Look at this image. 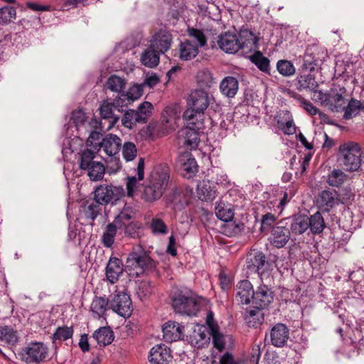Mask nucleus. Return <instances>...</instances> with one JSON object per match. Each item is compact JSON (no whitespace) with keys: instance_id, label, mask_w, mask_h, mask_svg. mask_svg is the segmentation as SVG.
I'll return each mask as SVG.
<instances>
[{"instance_id":"1","label":"nucleus","mask_w":364,"mask_h":364,"mask_svg":"<svg viewBox=\"0 0 364 364\" xmlns=\"http://www.w3.org/2000/svg\"><path fill=\"white\" fill-rule=\"evenodd\" d=\"M211 99L210 92L204 89L192 90L187 98V109L183 112V119L189 124H198V128H203L204 113Z\"/></svg>"},{"instance_id":"2","label":"nucleus","mask_w":364,"mask_h":364,"mask_svg":"<svg viewBox=\"0 0 364 364\" xmlns=\"http://www.w3.org/2000/svg\"><path fill=\"white\" fill-rule=\"evenodd\" d=\"M125 265L128 270L134 271V274L139 277L154 270L156 262L141 246H138L128 255Z\"/></svg>"},{"instance_id":"3","label":"nucleus","mask_w":364,"mask_h":364,"mask_svg":"<svg viewBox=\"0 0 364 364\" xmlns=\"http://www.w3.org/2000/svg\"><path fill=\"white\" fill-rule=\"evenodd\" d=\"M99 151L87 147L81 149L79 153V168L81 170L87 171V175L92 181L102 179L105 174V168L104 165L95 159Z\"/></svg>"},{"instance_id":"4","label":"nucleus","mask_w":364,"mask_h":364,"mask_svg":"<svg viewBox=\"0 0 364 364\" xmlns=\"http://www.w3.org/2000/svg\"><path fill=\"white\" fill-rule=\"evenodd\" d=\"M171 301L174 311L180 314L195 316L200 309V304L193 292L187 289L175 291Z\"/></svg>"},{"instance_id":"5","label":"nucleus","mask_w":364,"mask_h":364,"mask_svg":"<svg viewBox=\"0 0 364 364\" xmlns=\"http://www.w3.org/2000/svg\"><path fill=\"white\" fill-rule=\"evenodd\" d=\"M360 156V148L355 142H346L339 146L338 160L348 171H355L359 168Z\"/></svg>"},{"instance_id":"6","label":"nucleus","mask_w":364,"mask_h":364,"mask_svg":"<svg viewBox=\"0 0 364 364\" xmlns=\"http://www.w3.org/2000/svg\"><path fill=\"white\" fill-rule=\"evenodd\" d=\"M168 173L164 170L156 171L153 176L150 184L145 186L141 198L146 202L152 203L159 199L168 184Z\"/></svg>"},{"instance_id":"7","label":"nucleus","mask_w":364,"mask_h":364,"mask_svg":"<svg viewBox=\"0 0 364 364\" xmlns=\"http://www.w3.org/2000/svg\"><path fill=\"white\" fill-rule=\"evenodd\" d=\"M153 105L148 101L141 103L137 109L127 110L122 119L124 127L132 129L137 123L145 124L152 114Z\"/></svg>"},{"instance_id":"8","label":"nucleus","mask_w":364,"mask_h":364,"mask_svg":"<svg viewBox=\"0 0 364 364\" xmlns=\"http://www.w3.org/2000/svg\"><path fill=\"white\" fill-rule=\"evenodd\" d=\"M327 56V50L323 47L316 44L309 46L303 56L301 70L310 73L315 70L316 68L324 62Z\"/></svg>"},{"instance_id":"9","label":"nucleus","mask_w":364,"mask_h":364,"mask_svg":"<svg viewBox=\"0 0 364 364\" xmlns=\"http://www.w3.org/2000/svg\"><path fill=\"white\" fill-rule=\"evenodd\" d=\"M48 354V348L43 342H31L18 353L21 360L26 364H39Z\"/></svg>"},{"instance_id":"10","label":"nucleus","mask_w":364,"mask_h":364,"mask_svg":"<svg viewBox=\"0 0 364 364\" xmlns=\"http://www.w3.org/2000/svg\"><path fill=\"white\" fill-rule=\"evenodd\" d=\"M124 191L122 187L100 185L95 190L94 198L101 205L113 203L124 196Z\"/></svg>"},{"instance_id":"11","label":"nucleus","mask_w":364,"mask_h":364,"mask_svg":"<svg viewBox=\"0 0 364 364\" xmlns=\"http://www.w3.org/2000/svg\"><path fill=\"white\" fill-rule=\"evenodd\" d=\"M109 307L113 311L124 318L130 316L133 311L129 295L123 291L114 295L109 301Z\"/></svg>"},{"instance_id":"12","label":"nucleus","mask_w":364,"mask_h":364,"mask_svg":"<svg viewBox=\"0 0 364 364\" xmlns=\"http://www.w3.org/2000/svg\"><path fill=\"white\" fill-rule=\"evenodd\" d=\"M121 146V139L115 134H109L102 139L100 145L95 146V149L100 151L102 148L108 156L119 161V152Z\"/></svg>"},{"instance_id":"13","label":"nucleus","mask_w":364,"mask_h":364,"mask_svg":"<svg viewBox=\"0 0 364 364\" xmlns=\"http://www.w3.org/2000/svg\"><path fill=\"white\" fill-rule=\"evenodd\" d=\"M269 335L272 346L282 348L287 345L289 338V329L285 324L277 323L272 327Z\"/></svg>"},{"instance_id":"14","label":"nucleus","mask_w":364,"mask_h":364,"mask_svg":"<svg viewBox=\"0 0 364 364\" xmlns=\"http://www.w3.org/2000/svg\"><path fill=\"white\" fill-rule=\"evenodd\" d=\"M343 203L338 196V193L334 190H324L318 193L316 198V204L323 212L328 213L330 209L333 208L339 203Z\"/></svg>"},{"instance_id":"15","label":"nucleus","mask_w":364,"mask_h":364,"mask_svg":"<svg viewBox=\"0 0 364 364\" xmlns=\"http://www.w3.org/2000/svg\"><path fill=\"white\" fill-rule=\"evenodd\" d=\"M172 44V35L166 30H159L150 41V46L159 54L165 53Z\"/></svg>"},{"instance_id":"16","label":"nucleus","mask_w":364,"mask_h":364,"mask_svg":"<svg viewBox=\"0 0 364 364\" xmlns=\"http://www.w3.org/2000/svg\"><path fill=\"white\" fill-rule=\"evenodd\" d=\"M346 90L344 87H333L328 91L327 107L332 112H343L346 101L343 95Z\"/></svg>"},{"instance_id":"17","label":"nucleus","mask_w":364,"mask_h":364,"mask_svg":"<svg viewBox=\"0 0 364 364\" xmlns=\"http://www.w3.org/2000/svg\"><path fill=\"white\" fill-rule=\"evenodd\" d=\"M274 299V292L266 285H260L254 292L252 304L258 309H264L267 307Z\"/></svg>"},{"instance_id":"18","label":"nucleus","mask_w":364,"mask_h":364,"mask_svg":"<svg viewBox=\"0 0 364 364\" xmlns=\"http://www.w3.org/2000/svg\"><path fill=\"white\" fill-rule=\"evenodd\" d=\"M219 48L227 53H235L240 50L237 35L231 32H225L218 37Z\"/></svg>"},{"instance_id":"19","label":"nucleus","mask_w":364,"mask_h":364,"mask_svg":"<svg viewBox=\"0 0 364 364\" xmlns=\"http://www.w3.org/2000/svg\"><path fill=\"white\" fill-rule=\"evenodd\" d=\"M290 230L282 225L274 226L269 237V242L277 248L284 247L290 239Z\"/></svg>"},{"instance_id":"20","label":"nucleus","mask_w":364,"mask_h":364,"mask_svg":"<svg viewBox=\"0 0 364 364\" xmlns=\"http://www.w3.org/2000/svg\"><path fill=\"white\" fill-rule=\"evenodd\" d=\"M171 358V350L164 344L154 346L149 355L151 364H168Z\"/></svg>"},{"instance_id":"21","label":"nucleus","mask_w":364,"mask_h":364,"mask_svg":"<svg viewBox=\"0 0 364 364\" xmlns=\"http://www.w3.org/2000/svg\"><path fill=\"white\" fill-rule=\"evenodd\" d=\"M181 131V134L184 139V145L190 150L196 149L199 144L200 139L198 131L202 128H198V124H189Z\"/></svg>"},{"instance_id":"22","label":"nucleus","mask_w":364,"mask_h":364,"mask_svg":"<svg viewBox=\"0 0 364 364\" xmlns=\"http://www.w3.org/2000/svg\"><path fill=\"white\" fill-rule=\"evenodd\" d=\"M184 327L175 321L166 322L162 328L163 337L167 342H173L183 338Z\"/></svg>"},{"instance_id":"23","label":"nucleus","mask_w":364,"mask_h":364,"mask_svg":"<svg viewBox=\"0 0 364 364\" xmlns=\"http://www.w3.org/2000/svg\"><path fill=\"white\" fill-rule=\"evenodd\" d=\"M99 111L102 119L108 122L107 129L113 127L119 119L120 113L117 112V109H115V106L112 102L104 101L101 104Z\"/></svg>"},{"instance_id":"24","label":"nucleus","mask_w":364,"mask_h":364,"mask_svg":"<svg viewBox=\"0 0 364 364\" xmlns=\"http://www.w3.org/2000/svg\"><path fill=\"white\" fill-rule=\"evenodd\" d=\"M236 299L242 304H248L252 300L255 291L251 282L242 280L236 286Z\"/></svg>"},{"instance_id":"25","label":"nucleus","mask_w":364,"mask_h":364,"mask_svg":"<svg viewBox=\"0 0 364 364\" xmlns=\"http://www.w3.org/2000/svg\"><path fill=\"white\" fill-rule=\"evenodd\" d=\"M124 272L123 264L121 259L117 257H110L106 267V277L107 280L114 284Z\"/></svg>"},{"instance_id":"26","label":"nucleus","mask_w":364,"mask_h":364,"mask_svg":"<svg viewBox=\"0 0 364 364\" xmlns=\"http://www.w3.org/2000/svg\"><path fill=\"white\" fill-rule=\"evenodd\" d=\"M240 49L247 48L249 50L257 48L258 38L249 29L242 28L238 35Z\"/></svg>"},{"instance_id":"27","label":"nucleus","mask_w":364,"mask_h":364,"mask_svg":"<svg viewBox=\"0 0 364 364\" xmlns=\"http://www.w3.org/2000/svg\"><path fill=\"white\" fill-rule=\"evenodd\" d=\"M177 164L181 171L188 174H194L198 171V165L195 158L189 152H185L179 155Z\"/></svg>"},{"instance_id":"28","label":"nucleus","mask_w":364,"mask_h":364,"mask_svg":"<svg viewBox=\"0 0 364 364\" xmlns=\"http://www.w3.org/2000/svg\"><path fill=\"white\" fill-rule=\"evenodd\" d=\"M262 310L256 306L246 310L244 318L249 327L257 328L262 325L264 321V314Z\"/></svg>"},{"instance_id":"29","label":"nucleus","mask_w":364,"mask_h":364,"mask_svg":"<svg viewBox=\"0 0 364 364\" xmlns=\"http://www.w3.org/2000/svg\"><path fill=\"white\" fill-rule=\"evenodd\" d=\"M102 210L101 205L95 199L87 200L81 206V213L84 217L94 221Z\"/></svg>"},{"instance_id":"30","label":"nucleus","mask_w":364,"mask_h":364,"mask_svg":"<svg viewBox=\"0 0 364 364\" xmlns=\"http://www.w3.org/2000/svg\"><path fill=\"white\" fill-rule=\"evenodd\" d=\"M267 264L266 257L262 252H257L251 255L247 259V268L251 271L261 274V271L264 269Z\"/></svg>"},{"instance_id":"31","label":"nucleus","mask_w":364,"mask_h":364,"mask_svg":"<svg viewBox=\"0 0 364 364\" xmlns=\"http://www.w3.org/2000/svg\"><path fill=\"white\" fill-rule=\"evenodd\" d=\"M198 46L192 41L186 39L179 45V58L183 61L191 60L198 54Z\"/></svg>"},{"instance_id":"32","label":"nucleus","mask_w":364,"mask_h":364,"mask_svg":"<svg viewBox=\"0 0 364 364\" xmlns=\"http://www.w3.org/2000/svg\"><path fill=\"white\" fill-rule=\"evenodd\" d=\"M215 186L210 181H200L197 186L196 193L201 200H211L215 197Z\"/></svg>"},{"instance_id":"33","label":"nucleus","mask_w":364,"mask_h":364,"mask_svg":"<svg viewBox=\"0 0 364 364\" xmlns=\"http://www.w3.org/2000/svg\"><path fill=\"white\" fill-rule=\"evenodd\" d=\"M300 75H299L296 79L297 82V90L299 91H302L304 90H314L318 86V82L316 81L314 75L311 73H305V72H302Z\"/></svg>"},{"instance_id":"34","label":"nucleus","mask_w":364,"mask_h":364,"mask_svg":"<svg viewBox=\"0 0 364 364\" xmlns=\"http://www.w3.org/2000/svg\"><path fill=\"white\" fill-rule=\"evenodd\" d=\"M220 92L228 97H233L238 90V81L232 76L225 77L220 84Z\"/></svg>"},{"instance_id":"35","label":"nucleus","mask_w":364,"mask_h":364,"mask_svg":"<svg viewBox=\"0 0 364 364\" xmlns=\"http://www.w3.org/2000/svg\"><path fill=\"white\" fill-rule=\"evenodd\" d=\"M309 229L308 217L303 215H295L292 217L290 232L294 235H301Z\"/></svg>"},{"instance_id":"36","label":"nucleus","mask_w":364,"mask_h":364,"mask_svg":"<svg viewBox=\"0 0 364 364\" xmlns=\"http://www.w3.org/2000/svg\"><path fill=\"white\" fill-rule=\"evenodd\" d=\"M93 338L101 346L109 345L114 341V333L110 327H101L93 333Z\"/></svg>"},{"instance_id":"37","label":"nucleus","mask_w":364,"mask_h":364,"mask_svg":"<svg viewBox=\"0 0 364 364\" xmlns=\"http://www.w3.org/2000/svg\"><path fill=\"white\" fill-rule=\"evenodd\" d=\"M308 225L311 232L314 235L321 233L326 225L322 213L319 211L308 218Z\"/></svg>"},{"instance_id":"38","label":"nucleus","mask_w":364,"mask_h":364,"mask_svg":"<svg viewBox=\"0 0 364 364\" xmlns=\"http://www.w3.org/2000/svg\"><path fill=\"white\" fill-rule=\"evenodd\" d=\"M141 63L148 68H154L159 65V53L149 46L141 55L140 58Z\"/></svg>"},{"instance_id":"39","label":"nucleus","mask_w":364,"mask_h":364,"mask_svg":"<svg viewBox=\"0 0 364 364\" xmlns=\"http://www.w3.org/2000/svg\"><path fill=\"white\" fill-rule=\"evenodd\" d=\"M109 305V300L102 296H96L92 301L90 309L91 311L96 318H100L102 316H103L107 309V306Z\"/></svg>"},{"instance_id":"40","label":"nucleus","mask_w":364,"mask_h":364,"mask_svg":"<svg viewBox=\"0 0 364 364\" xmlns=\"http://www.w3.org/2000/svg\"><path fill=\"white\" fill-rule=\"evenodd\" d=\"M215 213L218 219L225 222H232L235 215L232 205L223 202L217 203Z\"/></svg>"},{"instance_id":"41","label":"nucleus","mask_w":364,"mask_h":364,"mask_svg":"<svg viewBox=\"0 0 364 364\" xmlns=\"http://www.w3.org/2000/svg\"><path fill=\"white\" fill-rule=\"evenodd\" d=\"M360 110L364 112V102L361 103L360 101L355 98H351L347 106L344 105L343 110L344 111L343 118L350 119L357 116Z\"/></svg>"},{"instance_id":"42","label":"nucleus","mask_w":364,"mask_h":364,"mask_svg":"<svg viewBox=\"0 0 364 364\" xmlns=\"http://www.w3.org/2000/svg\"><path fill=\"white\" fill-rule=\"evenodd\" d=\"M134 211L130 206L125 205L121 212L114 218V224L118 227L119 229H122L127 223H131V220L134 216Z\"/></svg>"},{"instance_id":"43","label":"nucleus","mask_w":364,"mask_h":364,"mask_svg":"<svg viewBox=\"0 0 364 364\" xmlns=\"http://www.w3.org/2000/svg\"><path fill=\"white\" fill-rule=\"evenodd\" d=\"M210 333L213 337V343L214 347L217 348L220 352L225 349L227 341L232 342V338L231 336L222 334L219 331L218 328H213Z\"/></svg>"},{"instance_id":"44","label":"nucleus","mask_w":364,"mask_h":364,"mask_svg":"<svg viewBox=\"0 0 364 364\" xmlns=\"http://www.w3.org/2000/svg\"><path fill=\"white\" fill-rule=\"evenodd\" d=\"M126 81L124 78L116 75H112L107 80L105 87L114 92L120 93L124 92Z\"/></svg>"},{"instance_id":"45","label":"nucleus","mask_w":364,"mask_h":364,"mask_svg":"<svg viewBox=\"0 0 364 364\" xmlns=\"http://www.w3.org/2000/svg\"><path fill=\"white\" fill-rule=\"evenodd\" d=\"M74 333L73 328L72 326H60L58 327L53 334L52 341L53 343L55 346V348H57L56 341H66L73 337Z\"/></svg>"},{"instance_id":"46","label":"nucleus","mask_w":364,"mask_h":364,"mask_svg":"<svg viewBox=\"0 0 364 364\" xmlns=\"http://www.w3.org/2000/svg\"><path fill=\"white\" fill-rule=\"evenodd\" d=\"M118 227L113 223H109L102 236V242L106 247H111L114 242Z\"/></svg>"},{"instance_id":"47","label":"nucleus","mask_w":364,"mask_h":364,"mask_svg":"<svg viewBox=\"0 0 364 364\" xmlns=\"http://www.w3.org/2000/svg\"><path fill=\"white\" fill-rule=\"evenodd\" d=\"M250 60L254 63L261 71L265 73H269V60L263 55L260 51H256L252 56Z\"/></svg>"},{"instance_id":"48","label":"nucleus","mask_w":364,"mask_h":364,"mask_svg":"<svg viewBox=\"0 0 364 364\" xmlns=\"http://www.w3.org/2000/svg\"><path fill=\"white\" fill-rule=\"evenodd\" d=\"M187 34L192 38V42H197L196 46H197L198 48L205 47L207 45V38L203 31L193 27H188Z\"/></svg>"},{"instance_id":"49","label":"nucleus","mask_w":364,"mask_h":364,"mask_svg":"<svg viewBox=\"0 0 364 364\" xmlns=\"http://www.w3.org/2000/svg\"><path fill=\"white\" fill-rule=\"evenodd\" d=\"M0 338L8 343H15L18 341L16 332L9 326H0Z\"/></svg>"},{"instance_id":"50","label":"nucleus","mask_w":364,"mask_h":364,"mask_svg":"<svg viewBox=\"0 0 364 364\" xmlns=\"http://www.w3.org/2000/svg\"><path fill=\"white\" fill-rule=\"evenodd\" d=\"M278 72L284 77H289L294 75L296 69L293 63L287 60H279L277 63Z\"/></svg>"},{"instance_id":"51","label":"nucleus","mask_w":364,"mask_h":364,"mask_svg":"<svg viewBox=\"0 0 364 364\" xmlns=\"http://www.w3.org/2000/svg\"><path fill=\"white\" fill-rule=\"evenodd\" d=\"M16 9L11 6L0 9V24H6L16 19Z\"/></svg>"},{"instance_id":"52","label":"nucleus","mask_w":364,"mask_h":364,"mask_svg":"<svg viewBox=\"0 0 364 364\" xmlns=\"http://www.w3.org/2000/svg\"><path fill=\"white\" fill-rule=\"evenodd\" d=\"M347 179V175L342 171L334 169L328 177V183L332 186H339Z\"/></svg>"},{"instance_id":"53","label":"nucleus","mask_w":364,"mask_h":364,"mask_svg":"<svg viewBox=\"0 0 364 364\" xmlns=\"http://www.w3.org/2000/svg\"><path fill=\"white\" fill-rule=\"evenodd\" d=\"M112 102L115 106V109H117V112L122 113L124 111V108L127 107L132 102L125 92H122L118 93L116 98Z\"/></svg>"},{"instance_id":"54","label":"nucleus","mask_w":364,"mask_h":364,"mask_svg":"<svg viewBox=\"0 0 364 364\" xmlns=\"http://www.w3.org/2000/svg\"><path fill=\"white\" fill-rule=\"evenodd\" d=\"M154 290V287L149 281H141L139 283L136 289V294L141 300L149 296Z\"/></svg>"},{"instance_id":"55","label":"nucleus","mask_w":364,"mask_h":364,"mask_svg":"<svg viewBox=\"0 0 364 364\" xmlns=\"http://www.w3.org/2000/svg\"><path fill=\"white\" fill-rule=\"evenodd\" d=\"M137 154L136 145L130 141L125 142L122 146V155L127 161H132Z\"/></svg>"},{"instance_id":"56","label":"nucleus","mask_w":364,"mask_h":364,"mask_svg":"<svg viewBox=\"0 0 364 364\" xmlns=\"http://www.w3.org/2000/svg\"><path fill=\"white\" fill-rule=\"evenodd\" d=\"M150 228L154 234L166 235L168 232L166 225L160 218H153L151 222Z\"/></svg>"},{"instance_id":"57","label":"nucleus","mask_w":364,"mask_h":364,"mask_svg":"<svg viewBox=\"0 0 364 364\" xmlns=\"http://www.w3.org/2000/svg\"><path fill=\"white\" fill-rule=\"evenodd\" d=\"M197 81L201 85L210 87L213 83V77L211 73L208 70H200L197 74Z\"/></svg>"},{"instance_id":"58","label":"nucleus","mask_w":364,"mask_h":364,"mask_svg":"<svg viewBox=\"0 0 364 364\" xmlns=\"http://www.w3.org/2000/svg\"><path fill=\"white\" fill-rule=\"evenodd\" d=\"M276 220V216L271 213L263 215L261 218L260 231L265 232L269 230L274 224Z\"/></svg>"},{"instance_id":"59","label":"nucleus","mask_w":364,"mask_h":364,"mask_svg":"<svg viewBox=\"0 0 364 364\" xmlns=\"http://www.w3.org/2000/svg\"><path fill=\"white\" fill-rule=\"evenodd\" d=\"M124 233L126 235H128L133 238H136L139 237V234L138 230L141 228V223L139 222L132 221L131 223H127L124 227Z\"/></svg>"},{"instance_id":"60","label":"nucleus","mask_w":364,"mask_h":364,"mask_svg":"<svg viewBox=\"0 0 364 364\" xmlns=\"http://www.w3.org/2000/svg\"><path fill=\"white\" fill-rule=\"evenodd\" d=\"M102 134L100 131H92L90 132L89 137L86 141V146L95 149V146L100 144V139Z\"/></svg>"},{"instance_id":"61","label":"nucleus","mask_w":364,"mask_h":364,"mask_svg":"<svg viewBox=\"0 0 364 364\" xmlns=\"http://www.w3.org/2000/svg\"><path fill=\"white\" fill-rule=\"evenodd\" d=\"M184 194L182 191L178 188H175L172 190V192L168 196V200L170 203L174 205L175 206L178 205H182L183 203V198Z\"/></svg>"},{"instance_id":"62","label":"nucleus","mask_w":364,"mask_h":364,"mask_svg":"<svg viewBox=\"0 0 364 364\" xmlns=\"http://www.w3.org/2000/svg\"><path fill=\"white\" fill-rule=\"evenodd\" d=\"M126 94L133 102L134 101L139 99L143 95V85H134L129 87V90L126 92Z\"/></svg>"},{"instance_id":"63","label":"nucleus","mask_w":364,"mask_h":364,"mask_svg":"<svg viewBox=\"0 0 364 364\" xmlns=\"http://www.w3.org/2000/svg\"><path fill=\"white\" fill-rule=\"evenodd\" d=\"M312 99L316 102H319L321 105L326 107L328 102V91L323 92L321 90H312Z\"/></svg>"},{"instance_id":"64","label":"nucleus","mask_w":364,"mask_h":364,"mask_svg":"<svg viewBox=\"0 0 364 364\" xmlns=\"http://www.w3.org/2000/svg\"><path fill=\"white\" fill-rule=\"evenodd\" d=\"M243 224H235V223H230L228 224L225 228V232L228 236H233L237 235L243 229Z\"/></svg>"}]
</instances>
